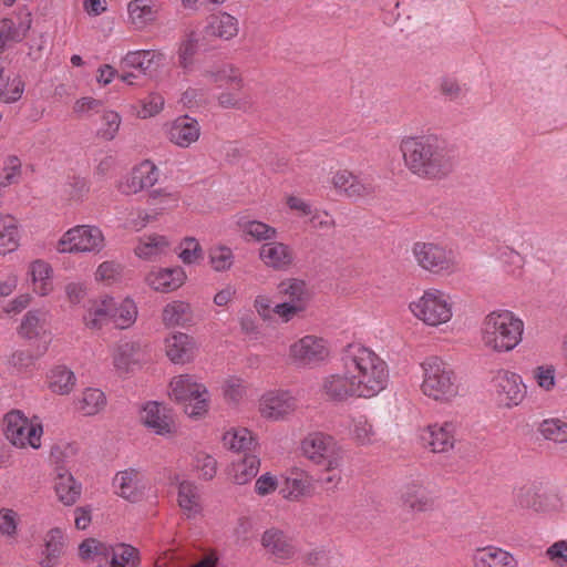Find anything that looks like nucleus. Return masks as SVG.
<instances>
[{
    "label": "nucleus",
    "instance_id": "31",
    "mask_svg": "<svg viewBox=\"0 0 567 567\" xmlns=\"http://www.w3.org/2000/svg\"><path fill=\"white\" fill-rule=\"evenodd\" d=\"M312 483L310 476L301 470H291L285 477L280 494L284 498L297 501L311 494Z\"/></svg>",
    "mask_w": 567,
    "mask_h": 567
},
{
    "label": "nucleus",
    "instance_id": "28",
    "mask_svg": "<svg viewBox=\"0 0 567 567\" xmlns=\"http://www.w3.org/2000/svg\"><path fill=\"white\" fill-rule=\"evenodd\" d=\"M164 60V54L156 50H136L130 51L121 61V69L137 70L141 74H146L153 68L159 66Z\"/></svg>",
    "mask_w": 567,
    "mask_h": 567
},
{
    "label": "nucleus",
    "instance_id": "56",
    "mask_svg": "<svg viewBox=\"0 0 567 567\" xmlns=\"http://www.w3.org/2000/svg\"><path fill=\"white\" fill-rule=\"evenodd\" d=\"M189 306L184 301H173L163 310V321L166 326H178L186 321L185 315Z\"/></svg>",
    "mask_w": 567,
    "mask_h": 567
},
{
    "label": "nucleus",
    "instance_id": "48",
    "mask_svg": "<svg viewBox=\"0 0 567 567\" xmlns=\"http://www.w3.org/2000/svg\"><path fill=\"white\" fill-rule=\"evenodd\" d=\"M75 384L74 373L64 365L52 369L50 374V389L58 394H68Z\"/></svg>",
    "mask_w": 567,
    "mask_h": 567
},
{
    "label": "nucleus",
    "instance_id": "9",
    "mask_svg": "<svg viewBox=\"0 0 567 567\" xmlns=\"http://www.w3.org/2000/svg\"><path fill=\"white\" fill-rule=\"evenodd\" d=\"M3 432L6 437L17 447L41 446L43 429L41 423L29 420L21 411L12 410L4 415Z\"/></svg>",
    "mask_w": 567,
    "mask_h": 567
},
{
    "label": "nucleus",
    "instance_id": "36",
    "mask_svg": "<svg viewBox=\"0 0 567 567\" xmlns=\"http://www.w3.org/2000/svg\"><path fill=\"white\" fill-rule=\"evenodd\" d=\"M142 346L137 341H124L117 346L113 353V363L116 370L128 372L138 362Z\"/></svg>",
    "mask_w": 567,
    "mask_h": 567
},
{
    "label": "nucleus",
    "instance_id": "14",
    "mask_svg": "<svg viewBox=\"0 0 567 567\" xmlns=\"http://www.w3.org/2000/svg\"><path fill=\"white\" fill-rule=\"evenodd\" d=\"M260 544L266 554L281 563L295 559L299 553L295 538L286 530L275 526L267 528L261 534Z\"/></svg>",
    "mask_w": 567,
    "mask_h": 567
},
{
    "label": "nucleus",
    "instance_id": "58",
    "mask_svg": "<svg viewBox=\"0 0 567 567\" xmlns=\"http://www.w3.org/2000/svg\"><path fill=\"white\" fill-rule=\"evenodd\" d=\"M103 124L97 131V135L105 141H112L120 128L121 116L114 111H106L102 115Z\"/></svg>",
    "mask_w": 567,
    "mask_h": 567
},
{
    "label": "nucleus",
    "instance_id": "25",
    "mask_svg": "<svg viewBox=\"0 0 567 567\" xmlns=\"http://www.w3.org/2000/svg\"><path fill=\"white\" fill-rule=\"evenodd\" d=\"M296 405V399L289 392H269L261 398L260 412L266 417L278 420L293 411Z\"/></svg>",
    "mask_w": 567,
    "mask_h": 567
},
{
    "label": "nucleus",
    "instance_id": "43",
    "mask_svg": "<svg viewBox=\"0 0 567 567\" xmlns=\"http://www.w3.org/2000/svg\"><path fill=\"white\" fill-rule=\"evenodd\" d=\"M47 313L39 310L28 311L20 324L19 333L25 339L40 338L45 332Z\"/></svg>",
    "mask_w": 567,
    "mask_h": 567
},
{
    "label": "nucleus",
    "instance_id": "54",
    "mask_svg": "<svg viewBox=\"0 0 567 567\" xmlns=\"http://www.w3.org/2000/svg\"><path fill=\"white\" fill-rule=\"evenodd\" d=\"M209 262L215 271H227L234 264L233 250L227 246H216L209 250Z\"/></svg>",
    "mask_w": 567,
    "mask_h": 567
},
{
    "label": "nucleus",
    "instance_id": "18",
    "mask_svg": "<svg viewBox=\"0 0 567 567\" xmlns=\"http://www.w3.org/2000/svg\"><path fill=\"white\" fill-rule=\"evenodd\" d=\"M324 395L334 402H344L350 398H360L352 374L342 368V372L327 375L321 385Z\"/></svg>",
    "mask_w": 567,
    "mask_h": 567
},
{
    "label": "nucleus",
    "instance_id": "47",
    "mask_svg": "<svg viewBox=\"0 0 567 567\" xmlns=\"http://www.w3.org/2000/svg\"><path fill=\"white\" fill-rule=\"evenodd\" d=\"M105 404V394L99 389H86L78 400V409L84 415H94L99 413Z\"/></svg>",
    "mask_w": 567,
    "mask_h": 567
},
{
    "label": "nucleus",
    "instance_id": "8",
    "mask_svg": "<svg viewBox=\"0 0 567 567\" xmlns=\"http://www.w3.org/2000/svg\"><path fill=\"white\" fill-rule=\"evenodd\" d=\"M301 447L310 461L326 470H339L342 465L344 452L331 435L310 433L303 439Z\"/></svg>",
    "mask_w": 567,
    "mask_h": 567
},
{
    "label": "nucleus",
    "instance_id": "26",
    "mask_svg": "<svg viewBox=\"0 0 567 567\" xmlns=\"http://www.w3.org/2000/svg\"><path fill=\"white\" fill-rule=\"evenodd\" d=\"M186 280V274L179 266L173 268H159L151 271L146 282L156 291L169 292L179 288Z\"/></svg>",
    "mask_w": 567,
    "mask_h": 567
},
{
    "label": "nucleus",
    "instance_id": "22",
    "mask_svg": "<svg viewBox=\"0 0 567 567\" xmlns=\"http://www.w3.org/2000/svg\"><path fill=\"white\" fill-rule=\"evenodd\" d=\"M53 488L58 499L65 506L74 505L82 494V484L64 466H56Z\"/></svg>",
    "mask_w": 567,
    "mask_h": 567
},
{
    "label": "nucleus",
    "instance_id": "61",
    "mask_svg": "<svg viewBox=\"0 0 567 567\" xmlns=\"http://www.w3.org/2000/svg\"><path fill=\"white\" fill-rule=\"evenodd\" d=\"M246 393L244 381L236 377H229L224 384L225 398L234 403L239 402Z\"/></svg>",
    "mask_w": 567,
    "mask_h": 567
},
{
    "label": "nucleus",
    "instance_id": "59",
    "mask_svg": "<svg viewBox=\"0 0 567 567\" xmlns=\"http://www.w3.org/2000/svg\"><path fill=\"white\" fill-rule=\"evenodd\" d=\"M498 258L504 264L506 271L516 274L524 266V257L513 248L505 246L498 249Z\"/></svg>",
    "mask_w": 567,
    "mask_h": 567
},
{
    "label": "nucleus",
    "instance_id": "29",
    "mask_svg": "<svg viewBox=\"0 0 567 567\" xmlns=\"http://www.w3.org/2000/svg\"><path fill=\"white\" fill-rule=\"evenodd\" d=\"M403 506L412 512H427L434 507V498L421 484H406L401 492Z\"/></svg>",
    "mask_w": 567,
    "mask_h": 567
},
{
    "label": "nucleus",
    "instance_id": "53",
    "mask_svg": "<svg viewBox=\"0 0 567 567\" xmlns=\"http://www.w3.org/2000/svg\"><path fill=\"white\" fill-rule=\"evenodd\" d=\"M539 432L546 439L556 443L567 442V422L560 419H547L539 424Z\"/></svg>",
    "mask_w": 567,
    "mask_h": 567
},
{
    "label": "nucleus",
    "instance_id": "19",
    "mask_svg": "<svg viewBox=\"0 0 567 567\" xmlns=\"http://www.w3.org/2000/svg\"><path fill=\"white\" fill-rule=\"evenodd\" d=\"M332 184L340 194L353 199L370 196L375 192L371 179L361 178L347 169L338 171L332 176Z\"/></svg>",
    "mask_w": 567,
    "mask_h": 567
},
{
    "label": "nucleus",
    "instance_id": "46",
    "mask_svg": "<svg viewBox=\"0 0 567 567\" xmlns=\"http://www.w3.org/2000/svg\"><path fill=\"white\" fill-rule=\"evenodd\" d=\"M51 272L50 265L42 260H35L30 266L34 291L40 296H47L51 290Z\"/></svg>",
    "mask_w": 567,
    "mask_h": 567
},
{
    "label": "nucleus",
    "instance_id": "24",
    "mask_svg": "<svg viewBox=\"0 0 567 567\" xmlns=\"http://www.w3.org/2000/svg\"><path fill=\"white\" fill-rule=\"evenodd\" d=\"M472 567H519L509 551L496 546L477 548L472 556Z\"/></svg>",
    "mask_w": 567,
    "mask_h": 567
},
{
    "label": "nucleus",
    "instance_id": "63",
    "mask_svg": "<svg viewBox=\"0 0 567 567\" xmlns=\"http://www.w3.org/2000/svg\"><path fill=\"white\" fill-rule=\"evenodd\" d=\"M555 368L553 365H540L534 371V378L542 389L550 391L555 386Z\"/></svg>",
    "mask_w": 567,
    "mask_h": 567
},
{
    "label": "nucleus",
    "instance_id": "1",
    "mask_svg": "<svg viewBox=\"0 0 567 567\" xmlns=\"http://www.w3.org/2000/svg\"><path fill=\"white\" fill-rule=\"evenodd\" d=\"M400 148L406 168L420 178L442 179L454 168L452 152L436 135L405 137Z\"/></svg>",
    "mask_w": 567,
    "mask_h": 567
},
{
    "label": "nucleus",
    "instance_id": "21",
    "mask_svg": "<svg viewBox=\"0 0 567 567\" xmlns=\"http://www.w3.org/2000/svg\"><path fill=\"white\" fill-rule=\"evenodd\" d=\"M456 425L453 422L430 424L421 434L422 441L434 453H445L454 447Z\"/></svg>",
    "mask_w": 567,
    "mask_h": 567
},
{
    "label": "nucleus",
    "instance_id": "40",
    "mask_svg": "<svg viewBox=\"0 0 567 567\" xmlns=\"http://www.w3.org/2000/svg\"><path fill=\"white\" fill-rule=\"evenodd\" d=\"M303 561L307 567H341V555L324 546L316 547L303 556Z\"/></svg>",
    "mask_w": 567,
    "mask_h": 567
},
{
    "label": "nucleus",
    "instance_id": "32",
    "mask_svg": "<svg viewBox=\"0 0 567 567\" xmlns=\"http://www.w3.org/2000/svg\"><path fill=\"white\" fill-rule=\"evenodd\" d=\"M277 290L278 295L284 298L286 302L307 308L310 300V292L303 280L297 278L285 279L278 285Z\"/></svg>",
    "mask_w": 567,
    "mask_h": 567
},
{
    "label": "nucleus",
    "instance_id": "57",
    "mask_svg": "<svg viewBox=\"0 0 567 567\" xmlns=\"http://www.w3.org/2000/svg\"><path fill=\"white\" fill-rule=\"evenodd\" d=\"M48 350V341H44L43 346L38 347L37 354H32L28 350H18L12 353L10 363L22 370L32 367L38 358L43 355Z\"/></svg>",
    "mask_w": 567,
    "mask_h": 567
},
{
    "label": "nucleus",
    "instance_id": "4",
    "mask_svg": "<svg viewBox=\"0 0 567 567\" xmlns=\"http://www.w3.org/2000/svg\"><path fill=\"white\" fill-rule=\"evenodd\" d=\"M422 392L435 401L447 402L458 394V380L449 363L439 357H430L422 362Z\"/></svg>",
    "mask_w": 567,
    "mask_h": 567
},
{
    "label": "nucleus",
    "instance_id": "33",
    "mask_svg": "<svg viewBox=\"0 0 567 567\" xmlns=\"http://www.w3.org/2000/svg\"><path fill=\"white\" fill-rule=\"evenodd\" d=\"M63 548L64 540L61 529H50L44 538V547L42 549V557L39 564L42 567H55L59 564L61 555L63 554Z\"/></svg>",
    "mask_w": 567,
    "mask_h": 567
},
{
    "label": "nucleus",
    "instance_id": "15",
    "mask_svg": "<svg viewBox=\"0 0 567 567\" xmlns=\"http://www.w3.org/2000/svg\"><path fill=\"white\" fill-rule=\"evenodd\" d=\"M32 25V12L27 6L19 7L12 16L0 20V54L9 43L22 42Z\"/></svg>",
    "mask_w": 567,
    "mask_h": 567
},
{
    "label": "nucleus",
    "instance_id": "30",
    "mask_svg": "<svg viewBox=\"0 0 567 567\" xmlns=\"http://www.w3.org/2000/svg\"><path fill=\"white\" fill-rule=\"evenodd\" d=\"M259 258L262 262L274 269H286L293 260V255L289 246L270 241L265 243L259 249Z\"/></svg>",
    "mask_w": 567,
    "mask_h": 567
},
{
    "label": "nucleus",
    "instance_id": "50",
    "mask_svg": "<svg viewBox=\"0 0 567 567\" xmlns=\"http://www.w3.org/2000/svg\"><path fill=\"white\" fill-rule=\"evenodd\" d=\"M198 49V39L194 32L187 35L182 41L177 50V65L184 70V73H189L193 70L194 56Z\"/></svg>",
    "mask_w": 567,
    "mask_h": 567
},
{
    "label": "nucleus",
    "instance_id": "38",
    "mask_svg": "<svg viewBox=\"0 0 567 567\" xmlns=\"http://www.w3.org/2000/svg\"><path fill=\"white\" fill-rule=\"evenodd\" d=\"M260 458L255 454H245L243 458L233 463V477L236 484L244 485L258 474Z\"/></svg>",
    "mask_w": 567,
    "mask_h": 567
},
{
    "label": "nucleus",
    "instance_id": "60",
    "mask_svg": "<svg viewBox=\"0 0 567 567\" xmlns=\"http://www.w3.org/2000/svg\"><path fill=\"white\" fill-rule=\"evenodd\" d=\"M353 435L361 445H368L374 441V431L368 419L363 415L353 419Z\"/></svg>",
    "mask_w": 567,
    "mask_h": 567
},
{
    "label": "nucleus",
    "instance_id": "41",
    "mask_svg": "<svg viewBox=\"0 0 567 567\" xmlns=\"http://www.w3.org/2000/svg\"><path fill=\"white\" fill-rule=\"evenodd\" d=\"M137 316V309L134 301L130 298L120 301L113 298L112 322L116 328L126 329L131 327Z\"/></svg>",
    "mask_w": 567,
    "mask_h": 567
},
{
    "label": "nucleus",
    "instance_id": "37",
    "mask_svg": "<svg viewBox=\"0 0 567 567\" xmlns=\"http://www.w3.org/2000/svg\"><path fill=\"white\" fill-rule=\"evenodd\" d=\"M223 441L225 446L244 454H249L248 452L254 451L257 445L256 439L246 427L227 431L223 436Z\"/></svg>",
    "mask_w": 567,
    "mask_h": 567
},
{
    "label": "nucleus",
    "instance_id": "6",
    "mask_svg": "<svg viewBox=\"0 0 567 567\" xmlns=\"http://www.w3.org/2000/svg\"><path fill=\"white\" fill-rule=\"evenodd\" d=\"M169 396L185 404V413L193 419L200 417L208 410L209 393L206 386L198 383L195 377L182 374L175 377L169 384Z\"/></svg>",
    "mask_w": 567,
    "mask_h": 567
},
{
    "label": "nucleus",
    "instance_id": "13",
    "mask_svg": "<svg viewBox=\"0 0 567 567\" xmlns=\"http://www.w3.org/2000/svg\"><path fill=\"white\" fill-rule=\"evenodd\" d=\"M492 386L498 403L505 408L519 405L526 396L522 377L507 370H498L492 379Z\"/></svg>",
    "mask_w": 567,
    "mask_h": 567
},
{
    "label": "nucleus",
    "instance_id": "2",
    "mask_svg": "<svg viewBox=\"0 0 567 567\" xmlns=\"http://www.w3.org/2000/svg\"><path fill=\"white\" fill-rule=\"evenodd\" d=\"M341 365L352 379L360 398L371 399L386 389L390 380L388 363L372 349L361 343H350L340 354Z\"/></svg>",
    "mask_w": 567,
    "mask_h": 567
},
{
    "label": "nucleus",
    "instance_id": "17",
    "mask_svg": "<svg viewBox=\"0 0 567 567\" xmlns=\"http://www.w3.org/2000/svg\"><path fill=\"white\" fill-rule=\"evenodd\" d=\"M157 179V167L152 162L144 161L135 166L132 172L118 183L117 189L124 195H134L145 188L152 187Z\"/></svg>",
    "mask_w": 567,
    "mask_h": 567
},
{
    "label": "nucleus",
    "instance_id": "52",
    "mask_svg": "<svg viewBox=\"0 0 567 567\" xmlns=\"http://www.w3.org/2000/svg\"><path fill=\"white\" fill-rule=\"evenodd\" d=\"M24 91V83L20 78L10 82V78L4 74V69H0V102L13 103L21 99Z\"/></svg>",
    "mask_w": 567,
    "mask_h": 567
},
{
    "label": "nucleus",
    "instance_id": "62",
    "mask_svg": "<svg viewBox=\"0 0 567 567\" xmlns=\"http://www.w3.org/2000/svg\"><path fill=\"white\" fill-rule=\"evenodd\" d=\"M194 465L204 480H212L216 474L217 462L213 456L208 454L198 453L195 456Z\"/></svg>",
    "mask_w": 567,
    "mask_h": 567
},
{
    "label": "nucleus",
    "instance_id": "49",
    "mask_svg": "<svg viewBox=\"0 0 567 567\" xmlns=\"http://www.w3.org/2000/svg\"><path fill=\"white\" fill-rule=\"evenodd\" d=\"M238 225L246 236H249L257 241L271 240L275 239L277 235L274 227L259 220H247L245 218H240Z\"/></svg>",
    "mask_w": 567,
    "mask_h": 567
},
{
    "label": "nucleus",
    "instance_id": "35",
    "mask_svg": "<svg viewBox=\"0 0 567 567\" xmlns=\"http://www.w3.org/2000/svg\"><path fill=\"white\" fill-rule=\"evenodd\" d=\"M177 501L187 518H194L202 512L198 488L192 482L183 481L179 483Z\"/></svg>",
    "mask_w": 567,
    "mask_h": 567
},
{
    "label": "nucleus",
    "instance_id": "42",
    "mask_svg": "<svg viewBox=\"0 0 567 567\" xmlns=\"http://www.w3.org/2000/svg\"><path fill=\"white\" fill-rule=\"evenodd\" d=\"M19 246V230L17 220L6 215L0 217V254L6 255Z\"/></svg>",
    "mask_w": 567,
    "mask_h": 567
},
{
    "label": "nucleus",
    "instance_id": "23",
    "mask_svg": "<svg viewBox=\"0 0 567 567\" xmlns=\"http://www.w3.org/2000/svg\"><path fill=\"white\" fill-rule=\"evenodd\" d=\"M200 136L198 122L188 115L175 118L168 128V138L179 147H188Z\"/></svg>",
    "mask_w": 567,
    "mask_h": 567
},
{
    "label": "nucleus",
    "instance_id": "34",
    "mask_svg": "<svg viewBox=\"0 0 567 567\" xmlns=\"http://www.w3.org/2000/svg\"><path fill=\"white\" fill-rule=\"evenodd\" d=\"M113 297L105 296L94 300L84 316V323L91 329H100L104 323L112 322Z\"/></svg>",
    "mask_w": 567,
    "mask_h": 567
},
{
    "label": "nucleus",
    "instance_id": "39",
    "mask_svg": "<svg viewBox=\"0 0 567 567\" xmlns=\"http://www.w3.org/2000/svg\"><path fill=\"white\" fill-rule=\"evenodd\" d=\"M131 22L138 29L156 19V9L152 0H133L127 6Z\"/></svg>",
    "mask_w": 567,
    "mask_h": 567
},
{
    "label": "nucleus",
    "instance_id": "16",
    "mask_svg": "<svg viewBox=\"0 0 567 567\" xmlns=\"http://www.w3.org/2000/svg\"><path fill=\"white\" fill-rule=\"evenodd\" d=\"M113 488L116 495L131 502H141L150 489V482L137 468H126L115 474Z\"/></svg>",
    "mask_w": 567,
    "mask_h": 567
},
{
    "label": "nucleus",
    "instance_id": "7",
    "mask_svg": "<svg viewBox=\"0 0 567 567\" xmlns=\"http://www.w3.org/2000/svg\"><path fill=\"white\" fill-rule=\"evenodd\" d=\"M411 312L429 326H440L452 318L450 297L439 289H427L409 306Z\"/></svg>",
    "mask_w": 567,
    "mask_h": 567
},
{
    "label": "nucleus",
    "instance_id": "10",
    "mask_svg": "<svg viewBox=\"0 0 567 567\" xmlns=\"http://www.w3.org/2000/svg\"><path fill=\"white\" fill-rule=\"evenodd\" d=\"M412 252L417 265L426 271L451 274L456 269L454 252L439 244L417 241Z\"/></svg>",
    "mask_w": 567,
    "mask_h": 567
},
{
    "label": "nucleus",
    "instance_id": "12",
    "mask_svg": "<svg viewBox=\"0 0 567 567\" xmlns=\"http://www.w3.org/2000/svg\"><path fill=\"white\" fill-rule=\"evenodd\" d=\"M329 357V349L322 338L305 336L289 348V358L299 368H313Z\"/></svg>",
    "mask_w": 567,
    "mask_h": 567
},
{
    "label": "nucleus",
    "instance_id": "3",
    "mask_svg": "<svg viewBox=\"0 0 567 567\" xmlns=\"http://www.w3.org/2000/svg\"><path fill=\"white\" fill-rule=\"evenodd\" d=\"M524 322L509 310H494L481 324V340L485 348L504 353L514 350L522 341Z\"/></svg>",
    "mask_w": 567,
    "mask_h": 567
},
{
    "label": "nucleus",
    "instance_id": "44",
    "mask_svg": "<svg viewBox=\"0 0 567 567\" xmlns=\"http://www.w3.org/2000/svg\"><path fill=\"white\" fill-rule=\"evenodd\" d=\"M206 32L208 35H214L225 40H229L237 35L238 23L233 16L228 13H221L212 19V21L206 28Z\"/></svg>",
    "mask_w": 567,
    "mask_h": 567
},
{
    "label": "nucleus",
    "instance_id": "27",
    "mask_svg": "<svg viewBox=\"0 0 567 567\" xmlns=\"http://www.w3.org/2000/svg\"><path fill=\"white\" fill-rule=\"evenodd\" d=\"M165 350L172 362L184 364L193 359L195 344L188 334L174 332L165 339Z\"/></svg>",
    "mask_w": 567,
    "mask_h": 567
},
{
    "label": "nucleus",
    "instance_id": "11",
    "mask_svg": "<svg viewBox=\"0 0 567 567\" xmlns=\"http://www.w3.org/2000/svg\"><path fill=\"white\" fill-rule=\"evenodd\" d=\"M103 247L102 230L90 225H79L69 229L58 243L60 252H99Z\"/></svg>",
    "mask_w": 567,
    "mask_h": 567
},
{
    "label": "nucleus",
    "instance_id": "51",
    "mask_svg": "<svg viewBox=\"0 0 567 567\" xmlns=\"http://www.w3.org/2000/svg\"><path fill=\"white\" fill-rule=\"evenodd\" d=\"M203 75L209 78L215 83H235L238 89L243 86L241 74L233 64H220L214 69L206 70Z\"/></svg>",
    "mask_w": 567,
    "mask_h": 567
},
{
    "label": "nucleus",
    "instance_id": "5",
    "mask_svg": "<svg viewBox=\"0 0 567 567\" xmlns=\"http://www.w3.org/2000/svg\"><path fill=\"white\" fill-rule=\"evenodd\" d=\"M82 559L96 560L99 567H137L138 550L128 544L110 545L95 538L84 539L79 546Z\"/></svg>",
    "mask_w": 567,
    "mask_h": 567
},
{
    "label": "nucleus",
    "instance_id": "64",
    "mask_svg": "<svg viewBox=\"0 0 567 567\" xmlns=\"http://www.w3.org/2000/svg\"><path fill=\"white\" fill-rule=\"evenodd\" d=\"M217 100L218 104L224 109L247 111L251 106L250 100L237 97L234 93L230 92L220 93Z\"/></svg>",
    "mask_w": 567,
    "mask_h": 567
},
{
    "label": "nucleus",
    "instance_id": "45",
    "mask_svg": "<svg viewBox=\"0 0 567 567\" xmlns=\"http://www.w3.org/2000/svg\"><path fill=\"white\" fill-rule=\"evenodd\" d=\"M168 246L169 243L166 237L161 235H150L140 240V244L135 248V254L140 258L151 259L164 254Z\"/></svg>",
    "mask_w": 567,
    "mask_h": 567
},
{
    "label": "nucleus",
    "instance_id": "20",
    "mask_svg": "<svg viewBox=\"0 0 567 567\" xmlns=\"http://www.w3.org/2000/svg\"><path fill=\"white\" fill-rule=\"evenodd\" d=\"M141 420L146 427L158 435L169 434L174 429L172 411L156 401L147 402L143 406Z\"/></svg>",
    "mask_w": 567,
    "mask_h": 567
},
{
    "label": "nucleus",
    "instance_id": "55",
    "mask_svg": "<svg viewBox=\"0 0 567 567\" xmlns=\"http://www.w3.org/2000/svg\"><path fill=\"white\" fill-rule=\"evenodd\" d=\"M178 257L186 265H193L204 258L202 246L194 237H185L179 245Z\"/></svg>",
    "mask_w": 567,
    "mask_h": 567
}]
</instances>
